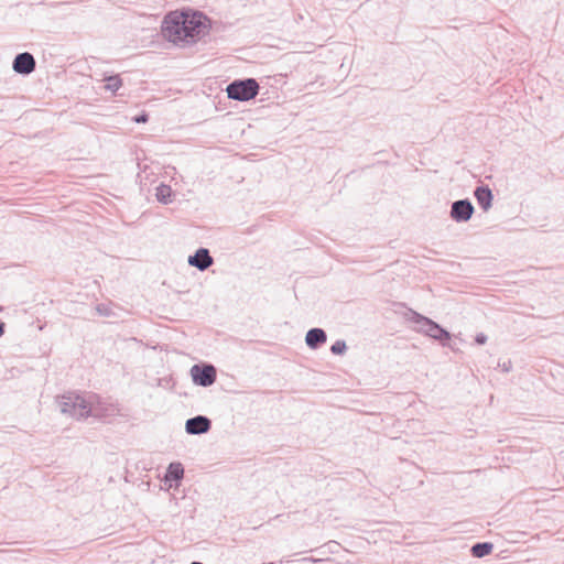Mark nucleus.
<instances>
[{
    "instance_id": "obj_12",
    "label": "nucleus",
    "mask_w": 564,
    "mask_h": 564,
    "mask_svg": "<svg viewBox=\"0 0 564 564\" xmlns=\"http://www.w3.org/2000/svg\"><path fill=\"white\" fill-rule=\"evenodd\" d=\"M474 196L484 212H488L491 208L494 194L488 185L477 186L474 191Z\"/></svg>"
},
{
    "instance_id": "obj_21",
    "label": "nucleus",
    "mask_w": 564,
    "mask_h": 564,
    "mask_svg": "<svg viewBox=\"0 0 564 564\" xmlns=\"http://www.w3.org/2000/svg\"><path fill=\"white\" fill-rule=\"evenodd\" d=\"M2 311V307L0 306V312ZM6 332V324L0 319V337L4 335Z\"/></svg>"
},
{
    "instance_id": "obj_20",
    "label": "nucleus",
    "mask_w": 564,
    "mask_h": 564,
    "mask_svg": "<svg viewBox=\"0 0 564 564\" xmlns=\"http://www.w3.org/2000/svg\"><path fill=\"white\" fill-rule=\"evenodd\" d=\"M499 366L501 367L502 371L505 372H509L512 368V365H511V361H503L502 364H499Z\"/></svg>"
},
{
    "instance_id": "obj_7",
    "label": "nucleus",
    "mask_w": 564,
    "mask_h": 564,
    "mask_svg": "<svg viewBox=\"0 0 564 564\" xmlns=\"http://www.w3.org/2000/svg\"><path fill=\"white\" fill-rule=\"evenodd\" d=\"M36 62L34 56L29 52L19 53L12 62V69L20 75H30L34 72Z\"/></svg>"
},
{
    "instance_id": "obj_14",
    "label": "nucleus",
    "mask_w": 564,
    "mask_h": 564,
    "mask_svg": "<svg viewBox=\"0 0 564 564\" xmlns=\"http://www.w3.org/2000/svg\"><path fill=\"white\" fill-rule=\"evenodd\" d=\"M173 191L170 185L161 183L156 187L155 197L161 204H169L172 202Z\"/></svg>"
},
{
    "instance_id": "obj_3",
    "label": "nucleus",
    "mask_w": 564,
    "mask_h": 564,
    "mask_svg": "<svg viewBox=\"0 0 564 564\" xmlns=\"http://www.w3.org/2000/svg\"><path fill=\"white\" fill-rule=\"evenodd\" d=\"M409 321L416 325L419 332L437 340L443 347L449 346L452 335L438 323L413 310H409Z\"/></svg>"
},
{
    "instance_id": "obj_18",
    "label": "nucleus",
    "mask_w": 564,
    "mask_h": 564,
    "mask_svg": "<svg viewBox=\"0 0 564 564\" xmlns=\"http://www.w3.org/2000/svg\"><path fill=\"white\" fill-rule=\"evenodd\" d=\"M487 335H485L484 333H478L476 336H475V343L477 345H485L487 343Z\"/></svg>"
},
{
    "instance_id": "obj_5",
    "label": "nucleus",
    "mask_w": 564,
    "mask_h": 564,
    "mask_svg": "<svg viewBox=\"0 0 564 564\" xmlns=\"http://www.w3.org/2000/svg\"><path fill=\"white\" fill-rule=\"evenodd\" d=\"M191 377L196 386L207 388L216 382L217 370L212 364L200 362L191 368Z\"/></svg>"
},
{
    "instance_id": "obj_1",
    "label": "nucleus",
    "mask_w": 564,
    "mask_h": 564,
    "mask_svg": "<svg viewBox=\"0 0 564 564\" xmlns=\"http://www.w3.org/2000/svg\"><path fill=\"white\" fill-rule=\"evenodd\" d=\"M162 31L170 42L184 46L208 33L209 20L198 11L170 12L163 20Z\"/></svg>"
},
{
    "instance_id": "obj_19",
    "label": "nucleus",
    "mask_w": 564,
    "mask_h": 564,
    "mask_svg": "<svg viewBox=\"0 0 564 564\" xmlns=\"http://www.w3.org/2000/svg\"><path fill=\"white\" fill-rule=\"evenodd\" d=\"M97 312L100 314V315H105V316H108L109 315V310L106 305L104 304H99L97 305Z\"/></svg>"
},
{
    "instance_id": "obj_10",
    "label": "nucleus",
    "mask_w": 564,
    "mask_h": 564,
    "mask_svg": "<svg viewBox=\"0 0 564 564\" xmlns=\"http://www.w3.org/2000/svg\"><path fill=\"white\" fill-rule=\"evenodd\" d=\"M184 477V467L180 462L170 463L165 474H164V482L169 484L170 487H177L181 480Z\"/></svg>"
},
{
    "instance_id": "obj_11",
    "label": "nucleus",
    "mask_w": 564,
    "mask_h": 564,
    "mask_svg": "<svg viewBox=\"0 0 564 564\" xmlns=\"http://www.w3.org/2000/svg\"><path fill=\"white\" fill-rule=\"evenodd\" d=\"M327 340V334L323 328L313 327L307 330L305 335V344L312 349L316 350L321 348Z\"/></svg>"
},
{
    "instance_id": "obj_16",
    "label": "nucleus",
    "mask_w": 564,
    "mask_h": 564,
    "mask_svg": "<svg viewBox=\"0 0 564 564\" xmlns=\"http://www.w3.org/2000/svg\"><path fill=\"white\" fill-rule=\"evenodd\" d=\"M347 350V345H346V341L343 340V339H338L336 340L332 346H330V352L333 355H344Z\"/></svg>"
},
{
    "instance_id": "obj_17",
    "label": "nucleus",
    "mask_w": 564,
    "mask_h": 564,
    "mask_svg": "<svg viewBox=\"0 0 564 564\" xmlns=\"http://www.w3.org/2000/svg\"><path fill=\"white\" fill-rule=\"evenodd\" d=\"M133 121L137 123H145L149 121V115L145 111H142L133 118Z\"/></svg>"
},
{
    "instance_id": "obj_2",
    "label": "nucleus",
    "mask_w": 564,
    "mask_h": 564,
    "mask_svg": "<svg viewBox=\"0 0 564 564\" xmlns=\"http://www.w3.org/2000/svg\"><path fill=\"white\" fill-rule=\"evenodd\" d=\"M59 411L76 420L94 416L104 419L113 415L118 409L110 402H107L99 394L88 392H67L56 398Z\"/></svg>"
},
{
    "instance_id": "obj_9",
    "label": "nucleus",
    "mask_w": 564,
    "mask_h": 564,
    "mask_svg": "<svg viewBox=\"0 0 564 564\" xmlns=\"http://www.w3.org/2000/svg\"><path fill=\"white\" fill-rule=\"evenodd\" d=\"M191 267L196 268L199 271H206L214 263V258L207 248L200 247L187 259Z\"/></svg>"
},
{
    "instance_id": "obj_22",
    "label": "nucleus",
    "mask_w": 564,
    "mask_h": 564,
    "mask_svg": "<svg viewBox=\"0 0 564 564\" xmlns=\"http://www.w3.org/2000/svg\"><path fill=\"white\" fill-rule=\"evenodd\" d=\"M313 562H324L325 560L323 558H319V560H312Z\"/></svg>"
},
{
    "instance_id": "obj_6",
    "label": "nucleus",
    "mask_w": 564,
    "mask_h": 564,
    "mask_svg": "<svg viewBox=\"0 0 564 564\" xmlns=\"http://www.w3.org/2000/svg\"><path fill=\"white\" fill-rule=\"evenodd\" d=\"M475 213V207L469 198L457 199L452 203L449 217L455 223H467Z\"/></svg>"
},
{
    "instance_id": "obj_13",
    "label": "nucleus",
    "mask_w": 564,
    "mask_h": 564,
    "mask_svg": "<svg viewBox=\"0 0 564 564\" xmlns=\"http://www.w3.org/2000/svg\"><path fill=\"white\" fill-rule=\"evenodd\" d=\"M494 544L491 542H477L470 547V554L474 557L481 558L491 554Z\"/></svg>"
},
{
    "instance_id": "obj_15",
    "label": "nucleus",
    "mask_w": 564,
    "mask_h": 564,
    "mask_svg": "<svg viewBox=\"0 0 564 564\" xmlns=\"http://www.w3.org/2000/svg\"><path fill=\"white\" fill-rule=\"evenodd\" d=\"M105 82H106L105 88L107 90L112 91L113 94H116L118 91V89L122 86V79H121L120 75H118V74L106 76Z\"/></svg>"
},
{
    "instance_id": "obj_8",
    "label": "nucleus",
    "mask_w": 564,
    "mask_h": 564,
    "mask_svg": "<svg viewBox=\"0 0 564 564\" xmlns=\"http://www.w3.org/2000/svg\"><path fill=\"white\" fill-rule=\"evenodd\" d=\"M212 429V421L206 415H195L185 422V432L189 435H202Z\"/></svg>"
},
{
    "instance_id": "obj_23",
    "label": "nucleus",
    "mask_w": 564,
    "mask_h": 564,
    "mask_svg": "<svg viewBox=\"0 0 564 564\" xmlns=\"http://www.w3.org/2000/svg\"><path fill=\"white\" fill-rule=\"evenodd\" d=\"M191 564H204V563L194 561Z\"/></svg>"
},
{
    "instance_id": "obj_4",
    "label": "nucleus",
    "mask_w": 564,
    "mask_h": 564,
    "mask_svg": "<svg viewBox=\"0 0 564 564\" xmlns=\"http://www.w3.org/2000/svg\"><path fill=\"white\" fill-rule=\"evenodd\" d=\"M260 86L254 78H242L235 79L227 88V95L229 99L237 101H249L259 94Z\"/></svg>"
}]
</instances>
